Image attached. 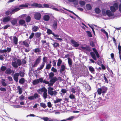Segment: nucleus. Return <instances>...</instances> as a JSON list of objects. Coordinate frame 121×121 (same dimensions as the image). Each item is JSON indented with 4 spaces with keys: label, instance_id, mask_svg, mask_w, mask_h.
Listing matches in <instances>:
<instances>
[{
    "label": "nucleus",
    "instance_id": "1",
    "mask_svg": "<svg viewBox=\"0 0 121 121\" xmlns=\"http://www.w3.org/2000/svg\"><path fill=\"white\" fill-rule=\"evenodd\" d=\"M99 118L100 121H105V120L103 118L102 116H103L104 118L106 119L108 117V116L106 112H100L98 113Z\"/></svg>",
    "mask_w": 121,
    "mask_h": 121
},
{
    "label": "nucleus",
    "instance_id": "2",
    "mask_svg": "<svg viewBox=\"0 0 121 121\" xmlns=\"http://www.w3.org/2000/svg\"><path fill=\"white\" fill-rule=\"evenodd\" d=\"M107 90V88L105 86H103L100 88L98 89L97 91L98 94L99 95L102 93V95L104 97V94L106 93Z\"/></svg>",
    "mask_w": 121,
    "mask_h": 121
},
{
    "label": "nucleus",
    "instance_id": "3",
    "mask_svg": "<svg viewBox=\"0 0 121 121\" xmlns=\"http://www.w3.org/2000/svg\"><path fill=\"white\" fill-rule=\"evenodd\" d=\"M48 94L51 96L55 95L57 94V92L56 90L53 91L54 89L52 87H49L48 88Z\"/></svg>",
    "mask_w": 121,
    "mask_h": 121
},
{
    "label": "nucleus",
    "instance_id": "4",
    "mask_svg": "<svg viewBox=\"0 0 121 121\" xmlns=\"http://www.w3.org/2000/svg\"><path fill=\"white\" fill-rule=\"evenodd\" d=\"M20 10V9L18 7H15L14 9H12L11 12H10L9 10H8L5 12V13L6 15L8 16L10 14H12L14 13L15 12H16Z\"/></svg>",
    "mask_w": 121,
    "mask_h": 121
},
{
    "label": "nucleus",
    "instance_id": "5",
    "mask_svg": "<svg viewBox=\"0 0 121 121\" xmlns=\"http://www.w3.org/2000/svg\"><path fill=\"white\" fill-rule=\"evenodd\" d=\"M41 60V56H38V58H37L35 61L34 64L33 65V64H32V67H33V66L34 67H36L38 65L39 63H40Z\"/></svg>",
    "mask_w": 121,
    "mask_h": 121
},
{
    "label": "nucleus",
    "instance_id": "6",
    "mask_svg": "<svg viewBox=\"0 0 121 121\" xmlns=\"http://www.w3.org/2000/svg\"><path fill=\"white\" fill-rule=\"evenodd\" d=\"M52 27L53 29L55 30H56L57 28V20L55 19L53 20L52 22Z\"/></svg>",
    "mask_w": 121,
    "mask_h": 121
},
{
    "label": "nucleus",
    "instance_id": "7",
    "mask_svg": "<svg viewBox=\"0 0 121 121\" xmlns=\"http://www.w3.org/2000/svg\"><path fill=\"white\" fill-rule=\"evenodd\" d=\"M70 42L71 45L74 47H78L79 46V44L74 40L71 39Z\"/></svg>",
    "mask_w": 121,
    "mask_h": 121
},
{
    "label": "nucleus",
    "instance_id": "8",
    "mask_svg": "<svg viewBox=\"0 0 121 121\" xmlns=\"http://www.w3.org/2000/svg\"><path fill=\"white\" fill-rule=\"evenodd\" d=\"M34 17L35 18L36 20H38L40 19L41 15L39 13H36L34 15Z\"/></svg>",
    "mask_w": 121,
    "mask_h": 121
},
{
    "label": "nucleus",
    "instance_id": "9",
    "mask_svg": "<svg viewBox=\"0 0 121 121\" xmlns=\"http://www.w3.org/2000/svg\"><path fill=\"white\" fill-rule=\"evenodd\" d=\"M11 17L10 16H6L3 18L2 21L4 22H9L10 20Z\"/></svg>",
    "mask_w": 121,
    "mask_h": 121
},
{
    "label": "nucleus",
    "instance_id": "10",
    "mask_svg": "<svg viewBox=\"0 0 121 121\" xmlns=\"http://www.w3.org/2000/svg\"><path fill=\"white\" fill-rule=\"evenodd\" d=\"M19 76L18 73H15L13 75L14 80L16 82H17L18 81V77Z\"/></svg>",
    "mask_w": 121,
    "mask_h": 121
},
{
    "label": "nucleus",
    "instance_id": "11",
    "mask_svg": "<svg viewBox=\"0 0 121 121\" xmlns=\"http://www.w3.org/2000/svg\"><path fill=\"white\" fill-rule=\"evenodd\" d=\"M41 38H35V37L33 38L34 40V43L35 45H39L40 43V40L41 39Z\"/></svg>",
    "mask_w": 121,
    "mask_h": 121
},
{
    "label": "nucleus",
    "instance_id": "12",
    "mask_svg": "<svg viewBox=\"0 0 121 121\" xmlns=\"http://www.w3.org/2000/svg\"><path fill=\"white\" fill-rule=\"evenodd\" d=\"M31 6L33 7H36L43 8L42 4H38L36 3H34L31 4Z\"/></svg>",
    "mask_w": 121,
    "mask_h": 121
},
{
    "label": "nucleus",
    "instance_id": "13",
    "mask_svg": "<svg viewBox=\"0 0 121 121\" xmlns=\"http://www.w3.org/2000/svg\"><path fill=\"white\" fill-rule=\"evenodd\" d=\"M25 21L23 19H21L19 21V23L20 25L22 26L23 25L24 26H26V25L25 24Z\"/></svg>",
    "mask_w": 121,
    "mask_h": 121
},
{
    "label": "nucleus",
    "instance_id": "14",
    "mask_svg": "<svg viewBox=\"0 0 121 121\" xmlns=\"http://www.w3.org/2000/svg\"><path fill=\"white\" fill-rule=\"evenodd\" d=\"M63 9L65 10H66L67 11H68L69 12L71 13H73V14L75 16H76V17L78 19H79L80 21H81V20H82V19L80 17H79V16L78 15H77L76 14H75V13H74L73 11H70L69 9H66L65 8H63Z\"/></svg>",
    "mask_w": 121,
    "mask_h": 121
},
{
    "label": "nucleus",
    "instance_id": "15",
    "mask_svg": "<svg viewBox=\"0 0 121 121\" xmlns=\"http://www.w3.org/2000/svg\"><path fill=\"white\" fill-rule=\"evenodd\" d=\"M74 117V116H71L66 119L59 120V121H71L73 120Z\"/></svg>",
    "mask_w": 121,
    "mask_h": 121
},
{
    "label": "nucleus",
    "instance_id": "16",
    "mask_svg": "<svg viewBox=\"0 0 121 121\" xmlns=\"http://www.w3.org/2000/svg\"><path fill=\"white\" fill-rule=\"evenodd\" d=\"M106 15H107L109 17H110L113 16L114 15V14L112 13L109 10H106Z\"/></svg>",
    "mask_w": 121,
    "mask_h": 121
},
{
    "label": "nucleus",
    "instance_id": "17",
    "mask_svg": "<svg viewBox=\"0 0 121 121\" xmlns=\"http://www.w3.org/2000/svg\"><path fill=\"white\" fill-rule=\"evenodd\" d=\"M28 40H26L23 42V45L26 47H29L30 46L28 44Z\"/></svg>",
    "mask_w": 121,
    "mask_h": 121
},
{
    "label": "nucleus",
    "instance_id": "18",
    "mask_svg": "<svg viewBox=\"0 0 121 121\" xmlns=\"http://www.w3.org/2000/svg\"><path fill=\"white\" fill-rule=\"evenodd\" d=\"M70 2H73V4L75 5H77L78 4V2L77 0H68Z\"/></svg>",
    "mask_w": 121,
    "mask_h": 121
},
{
    "label": "nucleus",
    "instance_id": "19",
    "mask_svg": "<svg viewBox=\"0 0 121 121\" xmlns=\"http://www.w3.org/2000/svg\"><path fill=\"white\" fill-rule=\"evenodd\" d=\"M10 22L13 26H14L17 24V21L16 19H14L13 20H11Z\"/></svg>",
    "mask_w": 121,
    "mask_h": 121
},
{
    "label": "nucleus",
    "instance_id": "20",
    "mask_svg": "<svg viewBox=\"0 0 121 121\" xmlns=\"http://www.w3.org/2000/svg\"><path fill=\"white\" fill-rule=\"evenodd\" d=\"M50 18L49 16L47 15H44L43 17V20L46 21H48L49 20Z\"/></svg>",
    "mask_w": 121,
    "mask_h": 121
},
{
    "label": "nucleus",
    "instance_id": "21",
    "mask_svg": "<svg viewBox=\"0 0 121 121\" xmlns=\"http://www.w3.org/2000/svg\"><path fill=\"white\" fill-rule=\"evenodd\" d=\"M45 63L43 62H42L41 64L40 65V66L37 69V70H40L42 69L44 66Z\"/></svg>",
    "mask_w": 121,
    "mask_h": 121
},
{
    "label": "nucleus",
    "instance_id": "22",
    "mask_svg": "<svg viewBox=\"0 0 121 121\" xmlns=\"http://www.w3.org/2000/svg\"><path fill=\"white\" fill-rule=\"evenodd\" d=\"M35 38H41L40 37L41 36V34L39 32H36L35 34Z\"/></svg>",
    "mask_w": 121,
    "mask_h": 121
},
{
    "label": "nucleus",
    "instance_id": "23",
    "mask_svg": "<svg viewBox=\"0 0 121 121\" xmlns=\"http://www.w3.org/2000/svg\"><path fill=\"white\" fill-rule=\"evenodd\" d=\"M88 68L89 70L91 73H95V70L94 68L91 66H89Z\"/></svg>",
    "mask_w": 121,
    "mask_h": 121
},
{
    "label": "nucleus",
    "instance_id": "24",
    "mask_svg": "<svg viewBox=\"0 0 121 121\" xmlns=\"http://www.w3.org/2000/svg\"><path fill=\"white\" fill-rule=\"evenodd\" d=\"M28 6L26 4H22L20 5L19 6V7L20 9H22L25 8H26L28 7Z\"/></svg>",
    "mask_w": 121,
    "mask_h": 121
},
{
    "label": "nucleus",
    "instance_id": "25",
    "mask_svg": "<svg viewBox=\"0 0 121 121\" xmlns=\"http://www.w3.org/2000/svg\"><path fill=\"white\" fill-rule=\"evenodd\" d=\"M86 9L87 10H91L92 9V7L90 4H87L86 5Z\"/></svg>",
    "mask_w": 121,
    "mask_h": 121
},
{
    "label": "nucleus",
    "instance_id": "26",
    "mask_svg": "<svg viewBox=\"0 0 121 121\" xmlns=\"http://www.w3.org/2000/svg\"><path fill=\"white\" fill-rule=\"evenodd\" d=\"M90 45L91 46L92 48H95V44L93 41L90 40Z\"/></svg>",
    "mask_w": 121,
    "mask_h": 121
},
{
    "label": "nucleus",
    "instance_id": "27",
    "mask_svg": "<svg viewBox=\"0 0 121 121\" xmlns=\"http://www.w3.org/2000/svg\"><path fill=\"white\" fill-rule=\"evenodd\" d=\"M38 91L39 92H44V91H47V90L46 88L45 87H43L42 88L39 89L38 90Z\"/></svg>",
    "mask_w": 121,
    "mask_h": 121
},
{
    "label": "nucleus",
    "instance_id": "28",
    "mask_svg": "<svg viewBox=\"0 0 121 121\" xmlns=\"http://www.w3.org/2000/svg\"><path fill=\"white\" fill-rule=\"evenodd\" d=\"M94 10L96 13L97 14L101 12L100 10L98 8H95Z\"/></svg>",
    "mask_w": 121,
    "mask_h": 121
},
{
    "label": "nucleus",
    "instance_id": "29",
    "mask_svg": "<svg viewBox=\"0 0 121 121\" xmlns=\"http://www.w3.org/2000/svg\"><path fill=\"white\" fill-rule=\"evenodd\" d=\"M61 68L60 70V71L61 73L65 70V66L64 65H62L61 66Z\"/></svg>",
    "mask_w": 121,
    "mask_h": 121
},
{
    "label": "nucleus",
    "instance_id": "30",
    "mask_svg": "<svg viewBox=\"0 0 121 121\" xmlns=\"http://www.w3.org/2000/svg\"><path fill=\"white\" fill-rule=\"evenodd\" d=\"M85 3V1L82 0H80L79 2V4H80L81 7H83V6H84Z\"/></svg>",
    "mask_w": 121,
    "mask_h": 121
},
{
    "label": "nucleus",
    "instance_id": "31",
    "mask_svg": "<svg viewBox=\"0 0 121 121\" xmlns=\"http://www.w3.org/2000/svg\"><path fill=\"white\" fill-rule=\"evenodd\" d=\"M19 73H19V75L20 76L22 77H24L25 73L24 72L20 70L18 71Z\"/></svg>",
    "mask_w": 121,
    "mask_h": 121
},
{
    "label": "nucleus",
    "instance_id": "32",
    "mask_svg": "<svg viewBox=\"0 0 121 121\" xmlns=\"http://www.w3.org/2000/svg\"><path fill=\"white\" fill-rule=\"evenodd\" d=\"M55 7L54 6H53L52 5H49V7L48 8H50L54 10H56V11H58L59 10L55 8Z\"/></svg>",
    "mask_w": 121,
    "mask_h": 121
},
{
    "label": "nucleus",
    "instance_id": "33",
    "mask_svg": "<svg viewBox=\"0 0 121 121\" xmlns=\"http://www.w3.org/2000/svg\"><path fill=\"white\" fill-rule=\"evenodd\" d=\"M110 9L112 12L114 13L116 11L117 9H116L115 7L114 6H111L110 7Z\"/></svg>",
    "mask_w": 121,
    "mask_h": 121
},
{
    "label": "nucleus",
    "instance_id": "34",
    "mask_svg": "<svg viewBox=\"0 0 121 121\" xmlns=\"http://www.w3.org/2000/svg\"><path fill=\"white\" fill-rule=\"evenodd\" d=\"M17 89L18 90L19 94H21L22 91V89L20 87V86H18L17 87Z\"/></svg>",
    "mask_w": 121,
    "mask_h": 121
},
{
    "label": "nucleus",
    "instance_id": "35",
    "mask_svg": "<svg viewBox=\"0 0 121 121\" xmlns=\"http://www.w3.org/2000/svg\"><path fill=\"white\" fill-rule=\"evenodd\" d=\"M39 28L38 26H34L32 27V29L33 31L35 32H36L37 30Z\"/></svg>",
    "mask_w": 121,
    "mask_h": 121
},
{
    "label": "nucleus",
    "instance_id": "36",
    "mask_svg": "<svg viewBox=\"0 0 121 121\" xmlns=\"http://www.w3.org/2000/svg\"><path fill=\"white\" fill-rule=\"evenodd\" d=\"M13 43L15 45H17V44L18 39L16 36H14L13 39Z\"/></svg>",
    "mask_w": 121,
    "mask_h": 121
},
{
    "label": "nucleus",
    "instance_id": "37",
    "mask_svg": "<svg viewBox=\"0 0 121 121\" xmlns=\"http://www.w3.org/2000/svg\"><path fill=\"white\" fill-rule=\"evenodd\" d=\"M37 70H35V69H34L30 67V70L29 71V75L30 76V73H32L31 72V71H33V72H35Z\"/></svg>",
    "mask_w": 121,
    "mask_h": 121
},
{
    "label": "nucleus",
    "instance_id": "38",
    "mask_svg": "<svg viewBox=\"0 0 121 121\" xmlns=\"http://www.w3.org/2000/svg\"><path fill=\"white\" fill-rule=\"evenodd\" d=\"M25 80L24 78H22L19 80V82L21 84H23L25 82Z\"/></svg>",
    "mask_w": 121,
    "mask_h": 121
},
{
    "label": "nucleus",
    "instance_id": "39",
    "mask_svg": "<svg viewBox=\"0 0 121 121\" xmlns=\"http://www.w3.org/2000/svg\"><path fill=\"white\" fill-rule=\"evenodd\" d=\"M5 73L7 74H10L12 73L11 69L9 68L5 71Z\"/></svg>",
    "mask_w": 121,
    "mask_h": 121
},
{
    "label": "nucleus",
    "instance_id": "40",
    "mask_svg": "<svg viewBox=\"0 0 121 121\" xmlns=\"http://www.w3.org/2000/svg\"><path fill=\"white\" fill-rule=\"evenodd\" d=\"M101 31L104 33V34L106 35L107 38H108V33L105 31V30L104 29H101Z\"/></svg>",
    "mask_w": 121,
    "mask_h": 121
},
{
    "label": "nucleus",
    "instance_id": "41",
    "mask_svg": "<svg viewBox=\"0 0 121 121\" xmlns=\"http://www.w3.org/2000/svg\"><path fill=\"white\" fill-rule=\"evenodd\" d=\"M54 76V74L52 72H51L49 74V78L50 79L52 78Z\"/></svg>",
    "mask_w": 121,
    "mask_h": 121
},
{
    "label": "nucleus",
    "instance_id": "42",
    "mask_svg": "<svg viewBox=\"0 0 121 121\" xmlns=\"http://www.w3.org/2000/svg\"><path fill=\"white\" fill-rule=\"evenodd\" d=\"M31 17L29 16H28L26 18V22H30L31 20Z\"/></svg>",
    "mask_w": 121,
    "mask_h": 121
},
{
    "label": "nucleus",
    "instance_id": "43",
    "mask_svg": "<svg viewBox=\"0 0 121 121\" xmlns=\"http://www.w3.org/2000/svg\"><path fill=\"white\" fill-rule=\"evenodd\" d=\"M53 47L55 48H56L59 46V44L58 43L55 42L52 44Z\"/></svg>",
    "mask_w": 121,
    "mask_h": 121
},
{
    "label": "nucleus",
    "instance_id": "44",
    "mask_svg": "<svg viewBox=\"0 0 121 121\" xmlns=\"http://www.w3.org/2000/svg\"><path fill=\"white\" fill-rule=\"evenodd\" d=\"M102 13L104 16H105L106 15V10L105 9H102Z\"/></svg>",
    "mask_w": 121,
    "mask_h": 121
},
{
    "label": "nucleus",
    "instance_id": "45",
    "mask_svg": "<svg viewBox=\"0 0 121 121\" xmlns=\"http://www.w3.org/2000/svg\"><path fill=\"white\" fill-rule=\"evenodd\" d=\"M33 96L34 98V99H36L37 98L40 97V95L37 93H35L34 94Z\"/></svg>",
    "mask_w": 121,
    "mask_h": 121
},
{
    "label": "nucleus",
    "instance_id": "46",
    "mask_svg": "<svg viewBox=\"0 0 121 121\" xmlns=\"http://www.w3.org/2000/svg\"><path fill=\"white\" fill-rule=\"evenodd\" d=\"M17 63L18 66H19L21 65L22 62L20 60L18 59L17 60Z\"/></svg>",
    "mask_w": 121,
    "mask_h": 121
},
{
    "label": "nucleus",
    "instance_id": "47",
    "mask_svg": "<svg viewBox=\"0 0 121 121\" xmlns=\"http://www.w3.org/2000/svg\"><path fill=\"white\" fill-rule=\"evenodd\" d=\"M68 62L69 66L71 67L72 64V62L70 58H69L68 59Z\"/></svg>",
    "mask_w": 121,
    "mask_h": 121
},
{
    "label": "nucleus",
    "instance_id": "48",
    "mask_svg": "<svg viewBox=\"0 0 121 121\" xmlns=\"http://www.w3.org/2000/svg\"><path fill=\"white\" fill-rule=\"evenodd\" d=\"M62 62V61L60 59H59L58 60V62L57 64V66H60Z\"/></svg>",
    "mask_w": 121,
    "mask_h": 121
},
{
    "label": "nucleus",
    "instance_id": "49",
    "mask_svg": "<svg viewBox=\"0 0 121 121\" xmlns=\"http://www.w3.org/2000/svg\"><path fill=\"white\" fill-rule=\"evenodd\" d=\"M51 64H47L46 66L45 69H49L51 67Z\"/></svg>",
    "mask_w": 121,
    "mask_h": 121
},
{
    "label": "nucleus",
    "instance_id": "50",
    "mask_svg": "<svg viewBox=\"0 0 121 121\" xmlns=\"http://www.w3.org/2000/svg\"><path fill=\"white\" fill-rule=\"evenodd\" d=\"M12 65L13 67L16 68H17L18 67V66L17 65V63L16 61H15L14 62H12Z\"/></svg>",
    "mask_w": 121,
    "mask_h": 121
},
{
    "label": "nucleus",
    "instance_id": "51",
    "mask_svg": "<svg viewBox=\"0 0 121 121\" xmlns=\"http://www.w3.org/2000/svg\"><path fill=\"white\" fill-rule=\"evenodd\" d=\"M39 83V82L38 79L34 80L32 82V83L33 85H36Z\"/></svg>",
    "mask_w": 121,
    "mask_h": 121
},
{
    "label": "nucleus",
    "instance_id": "52",
    "mask_svg": "<svg viewBox=\"0 0 121 121\" xmlns=\"http://www.w3.org/2000/svg\"><path fill=\"white\" fill-rule=\"evenodd\" d=\"M47 33L48 35H50V34H53V33L52 31L49 29H48L47 30Z\"/></svg>",
    "mask_w": 121,
    "mask_h": 121
},
{
    "label": "nucleus",
    "instance_id": "53",
    "mask_svg": "<svg viewBox=\"0 0 121 121\" xmlns=\"http://www.w3.org/2000/svg\"><path fill=\"white\" fill-rule=\"evenodd\" d=\"M69 97L71 99H74L75 100L76 98L75 97V96L73 94H70L69 95Z\"/></svg>",
    "mask_w": 121,
    "mask_h": 121
},
{
    "label": "nucleus",
    "instance_id": "54",
    "mask_svg": "<svg viewBox=\"0 0 121 121\" xmlns=\"http://www.w3.org/2000/svg\"><path fill=\"white\" fill-rule=\"evenodd\" d=\"M86 33L87 36L90 37H92V35L91 33L89 31H86Z\"/></svg>",
    "mask_w": 121,
    "mask_h": 121
},
{
    "label": "nucleus",
    "instance_id": "55",
    "mask_svg": "<svg viewBox=\"0 0 121 121\" xmlns=\"http://www.w3.org/2000/svg\"><path fill=\"white\" fill-rule=\"evenodd\" d=\"M47 91H44L43 93V97L44 98V99H46L47 97Z\"/></svg>",
    "mask_w": 121,
    "mask_h": 121
},
{
    "label": "nucleus",
    "instance_id": "56",
    "mask_svg": "<svg viewBox=\"0 0 121 121\" xmlns=\"http://www.w3.org/2000/svg\"><path fill=\"white\" fill-rule=\"evenodd\" d=\"M40 104V106L44 108H45L47 107L46 104L43 103H41Z\"/></svg>",
    "mask_w": 121,
    "mask_h": 121
},
{
    "label": "nucleus",
    "instance_id": "57",
    "mask_svg": "<svg viewBox=\"0 0 121 121\" xmlns=\"http://www.w3.org/2000/svg\"><path fill=\"white\" fill-rule=\"evenodd\" d=\"M26 57H25L24 59H22V62L23 64L24 65L26 63Z\"/></svg>",
    "mask_w": 121,
    "mask_h": 121
},
{
    "label": "nucleus",
    "instance_id": "58",
    "mask_svg": "<svg viewBox=\"0 0 121 121\" xmlns=\"http://www.w3.org/2000/svg\"><path fill=\"white\" fill-rule=\"evenodd\" d=\"M61 100L62 99H57L55 100H54V102L55 103H56L60 102Z\"/></svg>",
    "mask_w": 121,
    "mask_h": 121
},
{
    "label": "nucleus",
    "instance_id": "59",
    "mask_svg": "<svg viewBox=\"0 0 121 121\" xmlns=\"http://www.w3.org/2000/svg\"><path fill=\"white\" fill-rule=\"evenodd\" d=\"M7 69L6 67L4 66H2L1 68V70L2 71H4Z\"/></svg>",
    "mask_w": 121,
    "mask_h": 121
},
{
    "label": "nucleus",
    "instance_id": "60",
    "mask_svg": "<svg viewBox=\"0 0 121 121\" xmlns=\"http://www.w3.org/2000/svg\"><path fill=\"white\" fill-rule=\"evenodd\" d=\"M4 56H5V54L0 55V60L2 61L4 60Z\"/></svg>",
    "mask_w": 121,
    "mask_h": 121
},
{
    "label": "nucleus",
    "instance_id": "61",
    "mask_svg": "<svg viewBox=\"0 0 121 121\" xmlns=\"http://www.w3.org/2000/svg\"><path fill=\"white\" fill-rule=\"evenodd\" d=\"M41 51V50L38 48L35 49L34 51L35 53H37V52H40Z\"/></svg>",
    "mask_w": 121,
    "mask_h": 121
},
{
    "label": "nucleus",
    "instance_id": "62",
    "mask_svg": "<svg viewBox=\"0 0 121 121\" xmlns=\"http://www.w3.org/2000/svg\"><path fill=\"white\" fill-rule=\"evenodd\" d=\"M111 58L113 60V61H114L115 62H116L115 59L114 58V54L112 53L111 54Z\"/></svg>",
    "mask_w": 121,
    "mask_h": 121
},
{
    "label": "nucleus",
    "instance_id": "63",
    "mask_svg": "<svg viewBox=\"0 0 121 121\" xmlns=\"http://www.w3.org/2000/svg\"><path fill=\"white\" fill-rule=\"evenodd\" d=\"M51 79H52V80L53 81V83H54L58 80V79L56 77H53L52 78H51Z\"/></svg>",
    "mask_w": 121,
    "mask_h": 121
},
{
    "label": "nucleus",
    "instance_id": "64",
    "mask_svg": "<svg viewBox=\"0 0 121 121\" xmlns=\"http://www.w3.org/2000/svg\"><path fill=\"white\" fill-rule=\"evenodd\" d=\"M44 121H48L49 118L47 117H44L42 118Z\"/></svg>",
    "mask_w": 121,
    "mask_h": 121
}]
</instances>
